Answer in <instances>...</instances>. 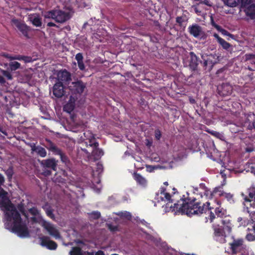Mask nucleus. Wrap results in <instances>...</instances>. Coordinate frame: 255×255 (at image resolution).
I'll return each mask as SVG.
<instances>
[{"label": "nucleus", "mask_w": 255, "mask_h": 255, "mask_svg": "<svg viewBox=\"0 0 255 255\" xmlns=\"http://www.w3.org/2000/svg\"><path fill=\"white\" fill-rule=\"evenodd\" d=\"M0 208L4 213V226L6 229L12 230L20 237L29 236L28 229L21 221L19 213L9 200L7 193L0 188Z\"/></svg>", "instance_id": "1"}, {"label": "nucleus", "mask_w": 255, "mask_h": 255, "mask_svg": "<svg viewBox=\"0 0 255 255\" xmlns=\"http://www.w3.org/2000/svg\"><path fill=\"white\" fill-rule=\"evenodd\" d=\"M210 203L207 202L206 204L195 202V200L190 202H185L183 200L178 201L174 204V209H176L182 214H185L189 216L193 215H198L209 211L212 209L209 207Z\"/></svg>", "instance_id": "2"}, {"label": "nucleus", "mask_w": 255, "mask_h": 255, "mask_svg": "<svg viewBox=\"0 0 255 255\" xmlns=\"http://www.w3.org/2000/svg\"><path fill=\"white\" fill-rule=\"evenodd\" d=\"M99 143L95 138L91 137L84 139L80 144V148L87 155L89 160L93 161L99 160L103 155L104 152L98 148Z\"/></svg>", "instance_id": "3"}, {"label": "nucleus", "mask_w": 255, "mask_h": 255, "mask_svg": "<svg viewBox=\"0 0 255 255\" xmlns=\"http://www.w3.org/2000/svg\"><path fill=\"white\" fill-rule=\"evenodd\" d=\"M44 17L51 18L58 23H63L70 18V13L60 9H54L45 12Z\"/></svg>", "instance_id": "4"}, {"label": "nucleus", "mask_w": 255, "mask_h": 255, "mask_svg": "<svg viewBox=\"0 0 255 255\" xmlns=\"http://www.w3.org/2000/svg\"><path fill=\"white\" fill-rule=\"evenodd\" d=\"M86 88V83L78 78L75 79L74 81L72 82L68 86V89L71 93V96H74L78 98L81 96Z\"/></svg>", "instance_id": "5"}, {"label": "nucleus", "mask_w": 255, "mask_h": 255, "mask_svg": "<svg viewBox=\"0 0 255 255\" xmlns=\"http://www.w3.org/2000/svg\"><path fill=\"white\" fill-rule=\"evenodd\" d=\"M233 255L244 252L246 248L243 239H235L229 244Z\"/></svg>", "instance_id": "6"}, {"label": "nucleus", "mask_w": 255, "mask_h": 255, "mask_svg": "<svg viewBox=\"0 0 255 255\" xmlns=\"http://www.w3.org/2000/svg\"><path fill=\"white\" fill-rule=\"evenodd\" d=\"M40 224L51 236L54 237L56 239H60L61 238L59 230L57 227L52 224L44 220L41 221Z\"/></svg>", "instance_id": "7"}, {"label": "nucleus", "mask_w": 255, "mask_h": 255, "mask_svg": "<svg viewBox=\"0 0 255 255\" xmlns=\"http://www.w3.org/2000/svg\"><path fill=\"white\" fill-rule=\"evenodd\" d=\"M217 55L214 54H205L202 55L204 67H205L206 69L211 70L214 65L217 63Z\"/></svg>", "instance_id": "8"}, {"label": "nucleus", "mask_w": 255, "mask_h": 255, "mask_svg": "<svg viewBox=\"0 0 255 255\" xmlns=\"http://www.w3.org/2000/svg\"><path fill=\"white\" fill-rule=\"evenodd\" d=\"M57 82L69 85L72 80L71 74L66 69L59 70L57 73Z\"/></svg>", "instance_id": "9"}, {"label": "nucleus", "mask_w": 255, "mask_h": 255, "mask_svg": "<svg viewBox=\"0 0 255 255\" xmlns=\"http://www.w3.org/2000/svg\"><path fill=\"white\" fill-rule=\"evenodd\" d=\"M11 22L12 25L16 27L21 32L23 36L28 37V33L30 29L24 23L15 18H12L11 20Z\"/></svg>", "instance_id": "10"}, {"label": "nucleus", "mask_w": 255, "mask_h": 255, "mask_svg": "<svg viewBox=\"0 0 255 255\" xmlns=\"http://www.w3.org/2000/svg\"><path fill=\"white\" fill-rule=\"evenodd\" d=\"M39 240L40 241V245L49 250H55L57 247V244L51 240L48 237L42 236L39 238Z\"/></svg>", "instance_id": "11"}, {"label": "nucleus", "mask_w": 255, "mask_h": 255, "mask_svg": "<svg viewBox=\"0 0 255 255\" xmlns=\"http://www.w3.org/2000/svg\"><path fill=\"white\" fill-rule=\"evenodd\" d=\"M65 93L63 84L57 82L53 87V94L57 98H61Z\"/></svg>", "instance_id": "12"}, {"label": "nucleus", "mask_w": 255, "mask_h": 255, "mask_svg": "<svg viewBox=\"0 0 255 255\" xmlns=\"http://www.w3.org/2000/svg\"><path fill=\"white\" fill-rule=\"evenodd\" d=\"M57 163L58 161L53 158L42 160L40 162L43 167L50 168L53 170H56Z\"/></svg>", "instance_id": "13"}, {"label": "nucleus", "mask_w": 255, "mask_h": 255, "mask_svg": "<svg viewBox=\"0 0 255 255\" xmlns=\"http://www.w3.org/2000/svg\"><path fill=\"white\" fill-rule=\"evenodd\" d=\"M242 6L245 8L244 11L247 16L251 19L255 18V4L251 3L247 4H242Z\"/></svg>", "instance_id": "14"}, {"label": "nucleus", "mask_w": 255, "mask_h": 255, "mask_svg": "<svg viewBox=\"0 0 255 255\" xmlns=\"http://www.w3.org/2000/svg\"><path fill=\"white\" fill-rule=\"evenodd\" d=\"M78 99L77 97L70 96L68 102L63 107L64 111L69 113L72 112L75 108V103Z\"/></svg>", "instance_id": "15"}, {"label": "nucleus", "mask_w": 255, "mask_h": 255, "mask_svg": "<svg viewBox=\"0 0 255 255\" xmlns=\"http://www.w3.org/2000/svg\"><path fill=\"white\" fill-rule=\"evenodd\" d=\"M189 33L195 37H198L203 34V31L201 27L198 24H195L189 26L188 28Z\"/></svg>", "instance_id": "16"}, {"label": "nucleus", "mask_w": 255, "mask_h": 255, "mask_svg": "<svg viewBox=\"0 0 255 255\" xmlns=\"http://www.w3.org/2000/svg\"><path fill=\"white\" fill-rule=\"evenodd\" d=\"M28 145L31 147L32 152H35L42 157H44L46 156L47 152L44 148L40 146H36L35 143H29Z\"/></svg>", "instance_id": "17"}, {"label": "nucleus", "mask_w": 255, "mask_h": 255, "mask_svg": "<svg viewBox=\"0 0 255 255\" xmlns=\"http://www.w3.org/2000/svg\"><path fill=\"white\" fill-rule=\"evenodd\" d=\"M160 193L157 194V196H159V198L162 201H168V202L166 204L167 207L170 208H172V205H170V203H172V200L170 199V195L169 193L165 192V189L163 188H161Z\"/></svg>", "instance_id": "18"}, {"label": "nucleus", "mask_w": 255, "mask_h": 255, "mask_svg": "<svg viewBox=\"0 0 255 255\" xmlns=\"http://www.w3.org/2000/svg\"><path fill=\"white\" fill-rule=\"evenodd\" d=\"M47 142L46 147L55 154H61L62 151L54 143L49 139L46 140Z\"/></svg>", "instance_id": "19"}, {"label": "nucleus", "mask_w": 255, "mask_h": 255, "mask_svg": "<svg viewBox=\"0 0 255 255\" xmlns=\"http://www.w3.org/2000/svg\"><path fill=\"white\" fill-rule=\"evenodd\" d=\"M28 19L32 22L33 25L40 27L41 26L42 22L40 16L36 13L31 14L28 15Z\"/></svg>", "instance_id": "20"}, {"label": "nucleus", "mask_w": 255, "mask_h": 255, "mask_svg": "<svg viewBox=\"0 0 255 255\" xmlns=\"http://www.w3.org/2000/svg\"><path fill=\"white\" fill-rule=\"evenodd\" d=\"M29 212L33 215L35 217H32V220L35 222H37L40 224L41 223V221L43 220L42 219L40 215L39 211L35 208H32L29 209Z\"/></svg>", "instance_id": "21"}, {"label": "nucleus", "mask_w": 255, "mask_h": 255, "mask_svg": "<svg viewBox=\"0 0 255 255\" xmlns=\"http://www.w3.org/2000/svg\"><path fill=\"white\" fill-rule=\"evenodd\" d=\"M232 87L229 84H223L221 86V93L223 96L228 95L232 93Z\"/></svg>", "instance_id": "22"}, {"label": "nucleus", "mask_w": 255, "mask_h": 255, "mask_svg": "<svg viewBox=\"0 0 255 255\" xmlns=\"http://www.w3.org/2000/svg\"><path fill=\"white\" fill-rule=\"evenodd\" d=\"M190 66L193 70H195L198 64V60L197 56L193 53L190 52Z\"/></svg>", "instance_id": "23"}, {"label": "nucleus", "mask_w": 255, "mask_h": 255, "mask_svg": "<svg viewBox=\"0 0 255 255\" xmlns=\"http://www.w3.org/2000/svg\"><path fill=\"white\" fill-rule=\"evenodd\" d=\"M249 197L246 196L244 200L246 202L255 201V187H251L248 189Z\"/></svg>", "instance_id": "24"}, {"label": "nucleus", "mask_w": 255, "mask_h": 255, "mask_svg": "<svg viewBox=\"0 0 255 255\" xmlns=\"http://www.w3.org/2000/svg\"><path fill=\"white\" fill-rule=\"evenodd\" d=\"M69 254L70 255H87V252H83L79 247H73Z\"/></svg>", "instance_id": "25"}, {"label": "nucleus", "mask_w": 255, "mask_h": 255, "mask_svg": "<svg viewBox=\"0 0 255 255\" xmlns=\"http://www.w3.org/2000/svg\"><path fill=\"white\" fill-rule=\"evenodd\" d=\"M134 179L141 185H145L146 183L145 179L139 174H134Z\"/></svg>", "instance_id": "26"}, {"label": "nucleus", "mask_w": 255, "mask_h": 255, "mask_svg": "<svg viewBox=\"0 0 255 255\" xmlns=\"http://www.w3.org/2000/svg\"><path fill=\"white\" fill-rule=\"evenodd\" d=\"M116 214L123 219L130 220L131 218V214L129 212H127V211L121 212L116 213Z\"/></svg>", "instance_id": "27"}, {"label": "nucleus", "mask_w": 255, "mask_h": 255, "mask_svg": "<svg viewBox=\"0 0 255 255\" xmlns=\"http://www.w3.org/2000/svg\"><path fill=\"white\" fill-rule=\"evenodd\" d=\"M240 0H223L224 3L230 7H235L239 3Z\"/></svg>", "instance_id": "28"}, {"label": "nucleus", "mask_w": 255, "mask_h": 255, "mask_svg": "<svg viewBox=\"0 0 255 255\" xmlns=\"http://www.w3.org/2000/svg\"><path fill=\"white\" fill-rule=\"evenodd\" d=\"M214 234L217 236H223L224 229L221 227L214 226Z\"/></svg>", "instance_id": "29"}, {"label": "nucleus", "mask_w": 255, "mask_h": 255, "mask_svg": "<svg viewBox=\"0 0 255 255\" xmlns=\"http://www.w3.org/2000/svg\"><path fill=\"white\" fill-rule=\"evenodd\" d=\"M9 66L11 71H15L20 67V64L18 62H11L9 63Z\"/></svg>", "instance_id": "30"}, {"label": "nucleus", "mask_w": 255, "mask_h": 255, "mask_svg": "<svg viewBox=\"0 0 255 255\" xmlns=\"http://www.w3.org/2000/svg\"><path fill=\"white\" fill-rule=\"evenodd\" d=\"M0 71L2 75L5 76L8 80H11L12 79V76L11 73L6 70H4L0 68Z\"/></svg>", "instance_id": "31"}, {"label": "nucleus", "mask_w": 255, "mask_h": 255, "mask_svg": "<svg viewBox=\"0 0 255 255\" xmlns=\"http://www.w3.org/2000/svg\"><path fill=\"white\" fill-rule=\"evenodd\" d=\"M89 217L93 219H98L101 216V214L98 211H94L91 213H89Z\"/></svg>", "instance_id": "32"}, {"label": "nucleus", "mask_w": 255, "mask_h": 255, "mask_svg": "<svg viewBox=\"0 0 255 255\" xmlns=\"http://www.w3.org/2000/svg\"><path fill=\"white\" fill-rule=\"evenodd\" d=\"M219 43L222 45L223 48L225 49H228L231 47V45L223 39H219Z\"/></svg>", "instance_id": "33"}, {"label": "nucleus", "mask_w": 255, "mask_h": 255, "mask_svg": "<svg viewBox=\"0 0 255 255\" xmlns=\"http://www.w3.org/2000/svg\"><path fill=\"white\" fill-rule=\"evenodd\" d=\"M214 212H215V214L217 216V218H221L224 215V213L223 211V209H220V208H218V207H216L215 208Z\"/></svg>", "instance_id": "34"}, {"label": "nucleus", "mask_w": 255, "mask_h": 255, "mask_svg": "<svg viewBox=\"0 0 255 255\" xmlns=\"http://www.w3.org/2000/svg\"><path fill=\"white\" fill-rule=\"evenodd\" d=\"M222 224L224 225L223 229L227 230L228 232H230L232 230V227L231 224L230 223V222L228 221L226 225H225L226 221L225 220H222Z\"/></svg>", "instance_id": "35"}, {"label": "nucleus", "mask_w": 255, "mask_h": 255, "mask_svg": "<svg viewBox=\"0 0 255 255\" xmlns=\"http://www.w3.org/2000/svg\"><path fill=\"white\" fill-rule=\"evenodd\" d=\"M208 132L210 133L211 134L213 135V136L220 138L222 139L223 137V135L221 133L216 131H208Z\"/></svg>", "instance_id": "36"}, {"label": "nucleus", "mask_w": 255, "mask_h": 255, "mask_svg": "<svg viewBox=\"0 0 255 255\" xmlns=\"http://www.w3.org/2000/svg\"><path fill=\"white\" fill-rule=\"evenodd\" d=\"M60 156L61 160L64 163H67L68 161L67 156L62 152H61V154H59Z\"/></svg>", "instance_id": "37"}, {"label": "nucleus", "mask_w": 255, "mask_h": 255, "mask_svg": "<svg viewBox=\"0 0 255 255\" xmlns=\"http://www.w3.org/2000/svg\"><path fill=\"white\" fill-rule=\"evenodd\" d=\"M216 28L219 30V31H220L222 34H224V35H228V36H232V34H231L230 33H229L227 30H225V29H223L222 28H221V27L218 26V25H217L216 26Z\"/></svg>", "instance_id": "38"}, {"label": "nucleus", "mask_w": 255, "mask_h": 255, "mask_svg": "<svg viewBox=\"0 0 255 255\" xmlns=\"http://www.w3.org/2000/svg\"><path fill=\"white\" fill-rule=\"evenodd\" d=\"M246 239L249 241H255V236L252 234H248L246 236Z\"/></svg>", "instance_id": "39"}, {"label": "nucleus", "mask_w": 255, "mask_h": 255, "mask_svg": "<svg viewBox=\"0 0 255 255\" xmlns=\"http://www.w3.org/2000/svg\"><path fill=\"white\" fill-rule=\"evenodd\" d=\"M5 173L9 178H11L13 175L12 169L9 167L5 171Z\"/></svg>", "instance_id": "40"}, {"label": "nucleus", "mask_w": 255, "mask_h": 255, "mask_svg": "<svg viewBox=\"0 0 255 255\" xmlns=\"http://www.w3.org/2000/svg\"><path fill=\"white\" fill-rule=\"evenodd\" d=\"M75 59L77 61V63L79 62L83 61V57L82 54L80 53L77 54L75 56Z\"/></svg>", "instance_id": "41"}, {"label": "nucleus", "mask_w": 255, "mask_h": 255, "mask_svg": "<svg viewBox=\"0 0 255 255\" xmlns=\"http://www.w3.org/2000/svg\"><path fill=\"white\" fill-rule=\"evenodd\" d=\"M46 213L47 215L50 217L51 219L54 218V215L53 214V211L50 209H47L46 211Z\"/></svg>", "instance_id": "42"}, {"label": "nucleus", "mask_w": 255, "mask_h": 255, "mask_svg": "<svg viewBox=\"0 0 255 255\" xmlns=\"http://www.w3.org/2000/svg\"><path fill=\"white\" fill-rule=\"evenodd\" d=\"M107 226L111 231H116L118 230V226H113L112 224H108Z\"/></svg>", "instance_id": "43"}, {"label": "nucleus", "mask_w": 255, "mask_h": 255, "mask_svg": "<svg viewBox=\"0 0 255 255\" xmlns=\"http://www.w3.org/2000/svg\"><path fill=\"white\" fill-rule=\"evenodd\" d=\"M210 210L209 211H210V222H213V220L216 218V215L215 214V213H213L212 211Z\"/></svg>", "instance_id": "44"}, {"label": "nucleus", "mask_w": 255, "mask_h": 255, "mask_svg": "<svg viewBox=\"0 0 255 255\" xmlns=\"http://www.w3.org/2000/svg\"><path fill=\"white\" fill-rule=\"evenodd\" d=\"M155 137L156 139L159 140L161 137V132L159 129L155 130Z\"/></svg>", "instance_id": "45"}, {"label": "nucleus", "mask_w": 255, "mask_h": 255, "mask_svg": "<svg viewBox=\"0 0 255 255\" xmlns=\"http://www.w3.org/2000/svg\"><path fill=\"white\" fill-rule=\"evenodd\" d=\"M87 255H105V254L103 251H99L95 254L94 253L87 252Z\"/></svg>", "instance_id": "46"}, {"label": "nucleus", "mask_w": 255, "mask_h": 255, "mask_svg": "<svg viewBox=\"0 0 255 255\" xmlns=\"http://www.w3.org/2000/svg\"><path fill=\"white\" fill-rule=\"evenodd\" d=\"M22 60L26 63L30 62L32 61V58L28 56H23Z\"/></svg>", "instance_id": "47"}, {"label": "nucleus", "mask_w": 255, "mask_h": 255, "mask_svg": "<svg viewBox=\"0 0 255 255\" xmlns=\"http://www.w3.org/2000/svg\"><path fill=\"white\" fill-rule=\"evenodd\" d=\"M78 65L79 69L83 71L85 70V65L83 63V61L78 62Z\"/></svg>", "instance_id": "48"}, {"label": "nucleus", "mask_w": 255, "mask_h": 255, "mask_svg": "<svg viewBox=\"0 0 255 255\" xmlns=\"http://www.w3.org/2000/svg\"><path fill=\"white\" fill-rule=\"evenodd\" d=\"M245 57H246V59L247 60H250L251 59H253V58H255V55L250 54H246L245 55Z\"/></svg>", "instance_id": "49"}, {"label": "nucleus", "mask_w": 255, "mask_h": 255, "mask_svg": "<svg viewBox=\"0 0 255 255\" xmlns=\"http://www.w3.org/2000/svg\"><path fill=\"white\" fill-rule=\"evenodd\" d=\"M23 56H16L14 57H12L10 58V60H22Z\"/></svg>", "instance_id": "50"}, {"label": "nucleus", "mask_w": 255, "mask_h": 255, "mask_svg": "<svg viewBox=\"0 0 255 255\" xmlns=\"http://www.w3.org/2000/svg\"><path fill=\"white\" fill-rule=\"evenodd\" d=\"M97 166L98 171L99 172V173L101 172L102 171V170H103V166H102V165L101 164L98 163L97 165Z\"/></svg>", "instance_id": "51"}, {"label": "nucleus", "mask_w": 255, "mask_h": 255, "mask_svg": "<svg viewBox=\"0 0 255 255\" xmlns=\"http://www.w3.org/2000/svg\"><path fill=\"white\" fill-rule=\"evenodd\" d=\"M252 0H241L242 4H247L251 3Z\"/></svg>", "instance_id": "52"}, {"label": "nucleus", "mask_w": 255, "mask_h": 255, "mask_svg": "<svg viewBox=\"0 0 255 255\" xmlns=\"http://www.w3.org/2000/svg\"><path fill=\"white\" fill-rule=\"evenodd\" d=\"M18 208L19 210L23 214L25 215L24 211V208L22 205H19L18 206Z\"/></svg>", "instance_id": "53"}, {"label": "nucleus", "mask_w": 255, "mask_h": 255, "mask_svg": "<svg viewBox=\"0 0 255 255\" xmlns=\"http://www.w3.org/2000/svg\"><path fill=\"white\" fill-rule=\"evenodd\" d=\"M4 181V179L3 176L0 174V185H1Z\"/></svg>", "instance_id": "54"}, {"label": "nucleus", "mask_w": 255, "mask_h": 255, "mask_svg": "<svg viewBox=\"0 0 255 255\" xmlns=\"http://www.w3.org/2000/svg\"><path fill=\"white\" fill-rule=\"evenodd\" d=\"M176 21L178 23H181L182 22V17H177L176 18Z\"/></svg>", "instance_id": "55"}, {"label": "nucleus", "mask_w": 255, "mask_h": 255, "mask_svg": "<svg viewBox=\"0 0 255 255\" xmlns=\"http://www.w3.org/2000/svg\"><path fill=\"white\" fill-rule=\"evenodd\" d=\"M5 82V81L4 78L0 75V84H4Z\"/></svg>", "instance_id": "56"}, {"label": "nucleus", "mask_w": 255, "mask_h": 255, "mask_svg": "<svg viewBox=\"0 0 255 255\" xmlns=\"http://www.w3.org/2000/svg\"><path fill=\"white\" fill-rule=\"evenodd\" d=\"M213 36H214V37L215 38H216L217 39L218 42H219V39H222L221 37H220L217 34H216V33H214Z\"/></svg>", "instance_id": "57"}, {"label": "nucleus", "mask_w": 255, "mask_h": 255, "mask_svg": "<svg viewBox=\"0 0 255 255\" xmlns=\"http://www.w3.org/2000/svg\"><path fill=\"white\" fill-rule=\"evenodd\" d=\"M51 174V172L50 170H46L44 171V175H50Z\"/></svg>", "instance_id": "58"}, {"label": "nucleus", "mask_w": 255, "mask_h": 255, "mask_svg": "<svg viewBox=\"0 0 255 255\" xmlns=\"http://www.w3.org/2000/svg\"><path fill=\"white\" fill-rule=\"evenodd\" d=\"M3 56H4V57L7 58H8V59H9L10 60V58L12 57V56H10L7 54H3Z\"/></svg>", "instance_id": "59"}, {"label": "nucleus", "mask_w": 255, "mask_h": 255, "mask_svg": "<svg viewBox=\"0 0 255 255\" xmlns=\"http://www.w3.org/2000/svg\"><path fill=\"white\" fill-rule=\"evenodd\" d=\"M47 25L48 26H55L56 24L53 22H50L48 23Z\"/></svg>", "instance_id": "60"}, {"label": "nucleus", "mask_w": 255, "mask_h": 255, "mask_svg": "<svg viewBox=\"0 0 255 255\" xmlns=\"http://www.w3.org/2000/svg\"><path fill=\"white\" fill-rule=\"evenodd\" d=\"M190 102L192 104H194L195 102V100L194 99L190 98L189 99Z\"/></svg>", "instance_id": "61"}, {"label": "nucleus", "mask_w": 255, "mask_h": 255, "mask_svg": "<svg viewBox=\"0 0 255 255\" xmlns=\"http://www.w3.org/2000/svg\"><path fill=\"white\" fill-rule=\"evenodd\" d=\"M205 194H206L207 196L208 194H210L211 195V192L210 191L207 190V191H206V192H205Z\"/></svg>", "instance_id": "62"}, {"label": "nucleus", "mask_w": 255, "mask_h": 255, "mask_svg": "<svg viewBox=\"0 0 255 255\" xmlns=\"http://www.w3.org/2000/svg\"><path fill=\"white\" fill-rule=\"evenodd\" d=\"M243 220V219L242 217H239V218H238V221L239 222H241Z\"/></svg>", "instance_id": "63"}, {"label": "nucleus", "mask_w": 255, "mask_h": 255, "mask_svg": "<svg viewBox=\"0 0 255 255\" xmlns=\"http://www.w3.org/2000/svg\"><path fill=\"white\" fill-rule=\"evenodd\" d=\"M221 174H222V176L224 177L226 176V174L224 173V171H221Z\"/></svg>", "instance_id": "64"}]
</instances>
